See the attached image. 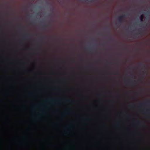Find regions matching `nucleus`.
Wrapping results in <instances>:
<instances>
[{"mask_svg": "<svg viewBox=\"0 0 150 150\" xmlns=\"http://www.w3.org/2000/svg\"><path fill=\"white\" fill-rule=\"evenodd\" d=\"M24 37L25 38L29 36V35L28 34H25L24 35Z\"/></svg>", "mask_w": 150, "mask_h": 150, "instance_id": "f8f14e48", "label": "nucleus"}, {"mask_svg": "<svg viewBox=\"0 0 150 150\" xmlns=\"http://www.w3.org/2000/svg\"><path fill=\"white\" fill-rule=\"evenodd\" d=\"M147 24H146V26H147Z\"/></svg>", "mask_w": 150, "mask_h": 150, "instance_id": "bb28decb", "label": "nucleus"}, {"mask_svg": "<svg viewBox=\"0 0 150 150\" xmlns=\"http://www.w3.org/2000/svg\"><path fill=\"white\" fill-rule=\"evenodd\" d=\"M118 74V72H116V73L115 74Z\"/></svg>", "mask_w": 150, "mask_h": 150, "instance_id": "f3484780", "label": "nucleus"}, {"mask_svg": "<svg viewBox=\"0 0 150 150\" xmlns=\"http://www.w3.org/2000/svg\"><path fill=\"white\" fill-rule=\"evenodd\" d=\"M87 1H90V0H87Z\"/></svg>", "mask_w": 150, "mask_h": 150, "instance_id": "b1692460", "label": "nucleus"}, {"mask_svg": "<svg viewBox=\"0 0 150 150\" xmlns=\"http://www.w3.org/2000/svg\"><path fill=\"white\" fill-rule=\"evenodd\" d=\"M19 45H21V42H19Z\"/></svg>", "mask_w": 150, "mask_h": 150, "instance_id": "4be33fe9", "label": "nucleus"}, {"mask_svg": "<svg viewBox=\"0 0 150 150\" xmlns=\"http://www.w3.org/2000/svg\"><path fill=\"white\" fill-rule=\"evenodd\" d=\"M85 120H88V119H85Z\"/></svg>", "mask_w": 150, "mask_h": 150, "instance_id": "a878e982", "label": "nucleus"}, {"mask_svg": "<svg viewBox=\"0 0 150 150\" xmlns=\"http://www.w3.org/2000/svg\"><path fill=\"white\" fill-rule=\"evenodd\" d=\"M69 113H70V112H69V111H66L63 114H62V115H64L65 114H66V115L69 114Z\"/></svg>", "mask_w": 150, "mask_h": 150, "instance_id": "1a4fd4ad", "label": "nucleus"}, {"mask_svg": "<svg viewBox=\"0 0 150 150\" xmlns=\"http://www.w3.org/2000/svg\"><path fill=\"white\" fill-rule=\"evenodd\" d=\"M146 105V103H145V102L141 103L139 104V105L141 106H144V105Z\"/></svg>", "mask_w": 150, "mask_h": 150, "instance_id": "423d86ee", "label": "nucleus"}, {"mask_svg": "<svg viewBox=\"0 0 150 150\" xmlns=\"http://www.w3.org/2000/svg\"><path fill=\"white\" fill-rule=\"evenodd\" d=\"M42 105H43L42 104H41Z\"/></svg>", "mask_w": 150, "mask_h": 150, "instance_id": "393cba45", "label": "nucleus"}, {"mask_svg": "<svg viewBox=\"0 0 150 150\" xmlns=\"http://www.w3.org/2000/svg\"><path fill=\"white\" fill-rule=\"evenodd\" d=\"M143 19H144V16L143 15H142L141 16L140 18L141 21H143Z\"/></svg>", "mask_w": 150, "mask_h": 150, "instance_id": "9d476101", "label": "nucleus"}, {"mask_svg": "<svg viewBox=\"0 0 150 150\" xmlns=\"http://www.w3.org/2000/svg\"><path fill=\"white\" fill-rule=\"evenodd\" d=\"M148 14H149L150 13V12H147Z\"/></svg>", "mask_w": 150, "mask_h": 150, "instance_id": "a211bd4d", "label": "nucleus"}, {"mask_svg": "<svg viewBox=\"0 0 150 150\" xmlns=\"http://www.w3.org/2000/svg\"><path fill=\"white\" fill-rule=\"evenodd\" d=\"M138 31H139V32L137 33H136L137 35L141 34L142 33V31L140 30H138Z\"/></svg>", "mask_w": 150, "mask_h": 150, "instance_id": "9b49d317", "label": "nucleus"}, {"mask_svg": "<svg viewBox=\"0 0 150 150\" xmlns=\"http://www.w3.org/2000/svg\"><path fill=\"white\" fill-rule=\"evenodd\" d=\"M98 95L99 96L100 95V93H98Z\"/></svg>", "mask_w": 150, "mask_h": 150, "instance_id": "dca6fc26", "label": "nucleus"}, {"mask_svg": "<svg viewBox=\"0 0 150 150\" xmlns=\"http://www.w3.org/2000/svg\"><path fill=\"white\" fill-rule=\"evenodd\" d=\"M142 69L144 70L143 72V75L144 76L145 75H146L147 74V72L146 69V67L145 66H144L142 67Z\"/></svg>", "mask_w": 150, "mask_h": 150, "instance_id": "7ed1b4c3", "label": "nucleus"}, {"mask_svg": "<svg viewBox=\"0 0 150 150\" xmlns=\"http://www.w3.org/2000/svg\"><path fill=\"white\" fill-rule=\"evenodd\" d=\"M45 27H47V25H45Z\"/></svg>", "mask_w": 150, "mask_h": 150, "instance_id": "412c9836", "label": "nucleus"}, {"mask_svg": "<svg viewBox=\"0 0 150 150\" xmlns=\"http://www.w3.org/2000/svg\"><path fill=\"white\" fill-rule=\"evenodd\" d=\"M48 101L52 103H54L55 102H61V101L59 100V99L57 98L50 100H48Z\"/></svg>", "mask_w": 150, "mask_h": 150, "instance_id": "f257e3e1", "label": "nucleus"}, {"mask_svg": "<svg viewBox=\"0 0 150 150\" xmlns=\"http://www.w3.org/2000/svg\"><path fill=\"white\" fill-rule=\"evenodd\" d=\"M147 103L150 104V99L148 100L147 101Z\"/></svg>", "mask_w": 150, "mask_h": 150, "instance_id": "2eb2a0df", "label": "nucleus"}, {"mask_svg": "<svg viewBox=\"0 0 150 150\" xmlns=\"http://www.w3.org/2000/svg\"><path fill=\"white\" fill-rule=\"evenodd\" d=\"M133 82L130 81H128V83H127V85L129 86H132L133 85Z\"/></svg>", "mask_w": 150, "mask_h": 150, "instance_id": "39448f33", "label": "nucleus"}, {"mask_svg": "<svg viewBox=\"0 0 150 150\" xmlns=\"http://www.w3.org/2000/svg\"><path fill=\"white\" fill-rule=\"evenodd\" d=\"M127 117H130L129 116H128Z\"/></svg>", "mask_w": 150, "mask_h": 150, "instance_id": "5701e85b", "label": "nucleus"}, {"mask_svg": "<svg viewBox=\"0 0 150 150\" xmlns=\"http://www.w3.org/2000/svg\"><path fill=\"white\" fill-rule=\"evenodd\" d=\"M135 123L137 125H139L140 124H143L142 122L139 121L135 122Z\"/></svg>", "mask_w": 150, "mask_h": 150, "instance_id": "0eeeda50", "label": "nucleus"}, {"mask_svg": "<svg viewBox=\"0 0 150 150\" xmlns=\"http://www.w3.org/2000/svg\"><path fill=\"white\" fill-rule=\"evenodd\" d=\"M63 101L68 103H71L72 102V101L71 100L67 99H65Z\"/></svg>", "mask_w": 150, "mask_h": 150, "instance_id": "20e7f679", "label": "nucleus"}, {"mask_svg": "<svg viewBox=\"0 0 150 150\" xmlns=\"http://www.w3.org/2000/svg\"><path fill=\"white\" fill-rule=\"evenodd\" d=\"M125 15H123L118 17V20L119 23H121L123 22V20H122V19L125 17Z\"/></svg>", "mask_w": 150, "mask_h": 150, "instance_id": "f03ea898", "label": "nucleus"}, {"mask_svg": "<svg viewBox=\"0 0 150 150\" xmlns=\"http://www.w3.org/2000/svg\"><path fill=\"white\" fill-rule=\"evenodd\" d=\"M150 110L149 109H147L146 110V112L147 113H149L150 112Z\"/></svg>", "mask_w": 150, "mask_h": 150, "instance_id": "ddd939ff", "label": "nucleus"}, {"mask_svg": "<svg viewBox=\"0 0 150 150\" xmlns=\"http://www.w3.org/2000/svg\"><path fill=\"white\" fill-rule=\"evenodd\" d=\"M129 106L130 108H134L136 107V105L134 104H131L129 105Z\"/></svg>", "mask_w": 150, "mask_h": 150, "instance_id": "6e6552de", "label": "nucleus"}, {"mask_svg": "<svg viewBox=\"0 0 150 150\" xmlns=\"http://www.w3.org/2000/svg\"><path fill=\"white\" fill-rule=\"evenodd\" d=\"M64 132H67V131L66 130H66H65V131H64Z\"/></svg>", "mask_w": 150, "mask_h": 150, "instance_id": "aec40b11", "label": "nucleus"}, {"mask_svg": "<svg viewBox=\"0 0 150 150\" xmlns=\"http://www.w3.org/2000/svg\"><path fill=\"white\" fill-rule=\"evenodd\" d=\"M143 64V63H140L139 64V67L141 66Z\"/></svg>", "mask_w": 150, "mask_h": 150, "instance_id": "4468645a", "label": "nucleus"}, {"mask_svg": "<svg viewBox=\"0 0 150 150\" xmlns=\"http://www.w3.org/2000/svg\"><path fill=\"white\" fill-rule=\"evenodd\" d=\"M72 114H74V112H72Z\"/></svg>", "mask_w": 150, "mask_h": 150, "instance_id": "6ab92c4d", "label": "nucleus"}]
</instances>
